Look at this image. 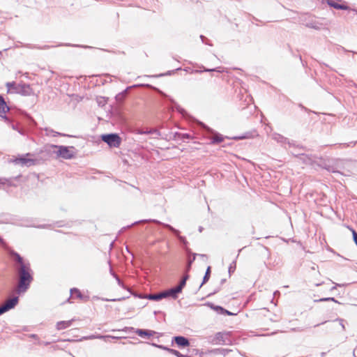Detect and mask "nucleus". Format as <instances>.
<instances>
[{
	"label": "nucleus",
	"instance_id": "nucleus-15",
	"mask_svg": "<svg viewBox=\"0 0 357 357\" xmlns=\"http://www.w3.org/2000/svg\"><path fill=\"white\" fill-rule=\"evenodd\" d=\"M30 87L29 85L23 84L20 86V91L19 93H22L24 95H28L30 93Z\"/></svg>",
	"mask_w": 357,
	"mask_h": 357
},
{
	"label": "nucleus",
	"instance_id": "nucleus-11",
	"mask_svg": "<svg viewBox=\"0 0 357 357\" xmlns=\"http://www.w3.org/2000/svg\"><path fill=\"white\" fill-rule=\"evenodd\" d=\"M176 343L181 347H188L190 343L187 338L183 336H177L174 337Z\"/></svg>",
	"mask_w": 357,
	"mask_h": 357
},
{
	"label": "nucleus",
	"instance_id": "nucleus-4",
	"mask_svg": "<svg viewBox=\"0 0 357 357\" xmlns=\"http://www.w3.org/2000/svg\"><path fill=\"white\" fill-rule=\"evenodd\" d=\"M130 331H135V333L136 334H137L139 336H140L142 337H150L155 333V331H153L143 330V329H135L132 327H130V328L125 327L124 328H123L121 330H120V329L118 330V331H124V332Z\"/></svg>",
	"mask_w": 357,
	"mask_h": 357
},
{
	"label": "nucleus",
	"instance_id": "nucleus-35",
	"mask_svg": "<svg viewBox=\"0 0 357 357\" xmlns=\"http://www.w3.org/2000/svg\"><path fill=\"white\" fill-rule=\"evenodd\" d=\"M215 70L218 71V72H220V70H216V69H205V70H204V71H208V72H209V71H215Z\"/></svg>",
	"mask_w": 357,
	"mask_h": 357
},
{
	"label": "nucleus",
	"instance_id": "nucleus-10",
	"mask_svg": "<svg viewBox=\"0 0 357 357\" xmlns=\"http://www.w3.org/2000/svg\"><path fill=\"white\" fill-rule=\"evenodd\" d=\"M14 162L15 164H20L22 165L26 166H29L33 163L32 160L28 159L25 157L17 158L14 160Z\"/></svg>",
	"mask_w": 357,
	"mask_h": 357
},
{
	"label": "nucleus",
	"instance_id": "nucleus-36",
	"mask_svg": "<svg viewBox=\"0 0 357 357\" xmlns=\"http://www.w3.org/2000/svg\"><path fill=\"white\" fill-rule=\"evenodd\" d=\"M224 314H228V315H232V314H233L231 312H229V311H227V310H225V313H224Z\"/></svg>",
	"mask_w": 357,
	"mask_h": 357
},
{
	"label": "nucleus",
	"instance_id": "nucleus-2",
	"mask_svg": "<svg viewBox=\"0 0 357 357\" xmlns=\"http://www.w3.org/2000/svg\"><path fill=\"white\" fill-rule=\"evenodd\" d=\"M52 147L57 149V151H55L57 157L62 158L63 159H70L73 158L75 155L73 151L74 148L73 146H52Z\"/></svg>",
	"mask_w": 357,
	"mask_h": 357
},
{
	"label": "nucleus",
	"instance_id": "nucleus-37",
	"mask_svg": "<svg viewBox=\"0 0 357 357\" xmlns=\"http://www.w3.org/2000/svg\"><path fill=\"white\" fill-rule=\"evenodd\" d=\"M3 179L0 178V184H4Z\"/></svg>",
	"mask_w": 357,
	"mask_h": 357
},
{
	"label": "nucleus",
	"instance_id": "nucleus-17",
	"mask_svg": "<svg viewBox=\"0 0 357 357\" xmlns=\"http://www.w3.org/2000/svg\"><path fill=\"white\" fill-rule=\"evenodd\" d=\"M188 275L186 274L183 278L182 279V280L180 282L179 284L176 287H180L181 289V291H182L183 288L184 287V286L185 285V283H186V281L188 279Z\"/></svg>",
	"mask_w": 357,
	"mask_h": 357
},
{
	"label": "nucleus",
	"instance_id": "nucleus-26",
	"mask_svg": "<svg viewBox=\"0 0 357 357\" xmlns=\"http://www.w3.org/2000/svg\"><path fill=\"white\" fill-rule=\"evenodd\" d=\"M106 338H109V335H96V339H100V340H106Z\"/></svg>",
	"mask_w": 357,
	"mask_h": 357
},
{
	"label": "nucleus",
	"instance_id": "nucleus-3",
	"mask_svg": "<svg viewBox=\"0 0 357 357\" xmlns=\"http://www.w3.org/2000/svg\"><path fill=\"white\" fill-rule=\"evenodd\" d=\"M101 138L110 147H118L121 143L120 137L116 134L102 135Z\"/></svg>",
	"mask_w": 357,
	"mask_h": 357
},
{
	"label": "nucleus",
	"instance_id": "nucleus-8",
	"mask_svg": "<svg viewBox=\"0 0 357 357\" xmlns=\"http://www.w3.org/2000/svg\"><path fill=\"white\" fill-rule=\"evenodd\" d=\"M73 321L74 319L59 321L56 324V328L59 331L66 329L71 326Z\"/></svg>",
	"mask_w": 357,
	"mask_h": 357
},
{
	"label": "nucleus",
	"instance_id": "nucleus-31",
	"mask_svg": "<svg viewBox=\"0 0 357 357\" xmlns=\"http://www.w3.org/2000/svg\"><path fill=\"white\" fill-rule=\"evenodd\" d=\"M124 298H118V299H107V298H102V301H121L122 299H123Z\"/></svg>",
	"mask_w": 357,
	"mask_h": 357
},
{
	"label": "nucleus",
	"instance_id": "nucleus-24",
	"mask_svg": "<svg viewBox=\"0 0 357 357\" xmlns=\"http://www.w3.org/2000/svg\"><path fill=\"white\" fill-rule=\"evenodd\" d=\"M107 102V100L105 98H98V103L99 105H104Z\"/></svg>",
	"mask_w": 357,
	"mask_h": 357
},
{
	"label": "nucleus",
	"instance_id": "nucleus-22",
	"mask_svg": "<svg viewBox=\"0 0 357 357\" xmlns=\"http://www.w3.org/2000/svg\"><path fill=\"white\" fill-rule=\"evenodd\" d=\"M169 351L174 355H175L177 357H185L183 354H181L180 352H178L176 350L174 349H169Z\"/></svg>",
	"mask_w": 357,
	"mask_h": 357
},
{
	"label": "nucleus",
	"instance_id": "nucleus-34",
	"mask_svg": "<svg viewBox=\"0 0 357 357\" xmlns=\"http://www.w3.org/2000/svg\"><path fill=\"white\" fill-rule=\"evenodd\" d=\"M109 338L111 339H113V340H116V339H119L121 338V337H119V336H113V335H109Z\"/></svg>",
	"mask_w": 357,
	"mask_h": 357
},
{
	"label": "nucleus",
	"instance_id": "nucleus-18",
	"mask_svg": "<svg viewBox=\"0 0 357 357\" xmlns=\"http://www.w3.org/2000/svg\"><path fill=\"white\" fill-rule=\"evenodd\" d=\"M210 272H211V267L210 266H208L207 269H206V273H205V275L203 278V282L201 284V286L205 283L206 282H207L209 279V277H210Z\"/></svg>",
	"mask_w": 357,
	"mask_h": 357
},
{
	"label": "nucleus",
	"instance_id": "nucleus-13",
	"mask_svg": "<svg viewBox=\"0 0 357 357\" xmlns=\"http://www.w3.org/2000/svg\"><path fill=\"white\" fill-rule=\"evenodd\" d=\"M20 86H16L14 82L6 83V86L8 91L18 92L20 91Z\"/></svg>",
	"mask_w": 357,
	"mask_h": 357
},
{
	"label": "nucleus",
	"instance_id": "nucleus-7",
	"mask_svg": "<svg viewBox=\"0 0 357 357\" xmlns=\"http://www.w3.org/2000/svg\"><path fill=\"white\" fill-rule=\"evenodd\" d=\"M9 108L7 106L4 99L0 96V116L1 118L6 117V114L8 112Z\"/></svg>",
	"mask_w": 357,
	"mask_h": 357
},
{
	"label": "nucleus",
	"instance_id": "nucleus-1",
	"mask_svg": "<svg viewBox=\"0 0 357 357\" xmlns=\"http://www.w3.org/2000/svg\"><path fill=\"white\" fill-rule=\"evenodd\" d=\"M15 256L17 261L20 264V282L17 287L18 293L26 291L32 280V276L30 273V268L28 264L24 263L22 258L17 253H13Z\"/></svg>",
	"mask_w": 357,
	"mask_h": 357
},
{
	"label": "nucleus",
	"instance_id": "nucleus-19",
	"mask_svg": "<svg viewBox=\"0 0 357 357\" xmlns=\"http://www.w3.org/2000/svg\"><path fill=\"white\" fill-rule=\"evenodd\" d=\"M195 257H196V254H194L192 259H190L188 260V264H187V267H186V272H188L190 270L192 264V262L195 259Z\"/></svg>",
	"mask_w": 357,
	"mask_h": 357
},
{
	"label": "nucleus",
	"instance_id": "nucleus-42",
	"mask_svg": "<svg viewBox=\"0 0 357 357\" xmlns=\"http://www.w3.org/2000/svg\"><path fill=\"white\" fill-rule=\"evenodd\" d=\"M1 241V238H0V241Z\"/></svg>",
	"mask_w": 357,
	"mask_h": 357
},
{
	"label": "nucleus",
	"instance_id": "nucleus-21",
	"mask_svg": "<svg viewBox=\"0 0 357 357\" xmlns=\"http://www.w3.org/2000/svg\"><path fill=\"white\" fill-rule=\"evenodd\" d=\"M236 261H233V262L229 265V274H230L231 273H234V271H235V269H236Z\"/></svg>",
	"mask_w": 357,
	"mask_h": 357
},
{
	"label": "nucleus",
	"instance_id": "nucleus-25",
	"mask_svg": "<svg viewBox=\"0 0 357 357\" xmlns=\"http://www.w3.org/2000/svg\"><path fill=\"white\" fill-rule=\"evenodd\" d=\"M96 335H91L89 336H84L80 339V340H93L96 339Z\"/></svg>",
	"mask_w": 357,
	"mask_h": 357
},
{
	"label": "nucleus",
	"instance_id": "nucleus-23",
	"mask_svg": "<svg viewBox=\"0 0 357 357\" xmlns=\"http://www.w3.org/2000/svg\"><path fill=\"white\" fill-rule=\"evenodd\" d=\"M139 134H151V133H156L158 134V132L155 130H146V131H139Z\"/></svg>",
	"mask_w": 357,
	"mask_h": 357
},
{
	"label": "nucleus",
	"instance_id": "nucleus-5",
	"mask_svg": "<svg viewBox=\"0 0 357 357\" xmlns=\"http://www.w3.org/2000/svg\"><path fill=\"white\" fill-rule=\"evenodd\" d=\"M17 301L18 298L17 297L6 301L5 303L0 306V315L13 308L17 305Z\"/></svg>",
	"mask_w": 357,
	"mask_h": 357
},
{
	"label": "nucleus",
	"instance_id": "nucleus-41",
	"mask_svg": "<svg viewBox=\"0 0 357 357\" xmlns=\"http://www.w3.org/2000/svg\"><path fill=\"white\" fill-rule=\"evenodd\" d=\"M109 338H106V340H104L105 342H107Z\"/></svg>",
	"mask_w": 357,
	"mask_h": 357
},
{
	"label": "nucleus",
	"instance_id": "nucleus-14",
	"mask_svg": "<svg viewBox=\"0 0 357 357\" xmlns=\"http://www.w3.org/2000/svg\"><path fill=\"white\" fill-rule=\"evenodd\" d=\"M146 298L149 300H155L158 301L162 298H164V295L162 294V292L157 294H149L147 296H146Z\"/></svg>",
	"mask_w": 357,
	"mask_h": 357
},
{
	"label": "nucleus",
	"instance_id": "nucleus-6",
	"mask_svg": "<svg viewBox=\"0 0 357 357\" xmlns=\"http://www.w3.org/2000/svg\"><path fill=\"white\" fill-rule=\"evenodd\" d=\"M181 293L180 287H174L167 291H162V294L164 295V298L172 297L174 299L177 298L178 294Z\"/></svg>",
	"mask_w": 357,
	"mask_h": 357
},
{
	"label": "nucleus",
	"instance_id": "nucleus-28",
	"mask_svg": "<svg viewBox=\"0 0 357 357\" xmlns=\"http://www.w3.org/2000/svg\"><path fill=\"white\" fill-rule=\"evenodd\" d=\"M176 109H177L178 112H179L180 113H181L182 114H184V109L179 105H176Z\"/></svg>",
	"mask_w": 357,
	"mask_h": 357
},
{
	"label": "nucleus",
	"instance_id": "nucleus-32",
	"mask_svg": "<svg viewBox=\"0 0 357 357\" xmlns=\"http://www.w3.org/2000/svg\"><path fill=\"white\" fill-rule=\"evenodd\" d=\"M73 291H75L77 294V296L78 297H81V293L77 289H74V290L71 289V294H73Z\"/></svg>",
	"mask_w": 357,
	"mask_h": 357
},
{
	"label": "nucleus",
	"instance_id": "nucleus-40",
	"mask_svg": "<svg viewBox=\"0 0 357 357\" xmlns=\"http://www.w3.org/2000/svg\"><path fill=\"white\" fill-rule=\"evenodd\" d=\"M341 326H342V328L344 329V326L342 324H341Z\"/></svg>",
	"mask_w": 357,
	"mask_h": 357
},
{
	"label": "nucleus",
	"instance_id": "nucleus-30",
	"mask_svg": "<svg viewBox=\"0 0 357 357\" xmlns=\"http://www.w3.org/2000/svg\"><path fill=\"white\" fill-rule=\"evenodd\" d=\"M353 237L355 243L357 245V233L354 230H353Z\"/></svg>",
	"mask_w": 357,
	"mask_h": 357
},
{
	"label": "nucleus",
	"instance_id": "nucleus-38",
	"mask_svg": "<svg viewBox=\"0 0 357 357\" xmlns=\"http://www.w3.org/2000/svg\"><path fill=\"white\" fill-rule=\"evenodd\" d=\"M337 286H340V284H335V286H334V287L332 288V289H336V287H337Z\"/></svg>",
	"mask_w": 357,
	"mask_h": 357
},
{
	"label": "nucleus",
	"instance_id": "nucleus-9",
	"mask_svg": "<svg viewBox=\"0 0 357 357\" xmlns=\"http://www.w3.org/2000/svg\"><path fill=\"white\" fill-rule=\"evenodd\" d=\"M327 3L330 6H331L334 8H336V9H340V10H348L349 9L348 6H347L346 5H344V4L339 3L338 1L336 0H328Z\"/></svg>",
	"mask_w": 357,
	"mask_h": 357
},
{
	"label": "nucleus",
	"instance_id": "nucleus-20",
	"mask_svg": "<svg viewBox=\"0 0 357 357\" xmlns=\"http://www.w3.org/2000/svg\"><path fill=\"white\" fill-rule=\"evenodd\" d=\"M273 138L279 142H282L284 139L282 136H281L280 135H278V134H274L273 135Z\"/></svg>",
	"mask_w": 357,
	"mask_h": 357
},
{
	"label": "nucleus",
	"instance_id": "nucleus-12",
	"mask_svg": "<svg viewBox=\"0 0 357 357\" xmlns=\"http://www.w3.org/2000/svg\"><path fill=\"white\" fill-rule=\"evenodd\" d=\"M224 139L225 138L222 135L215 133L214 135V136L211 138V144H214L220 143L224 141Z\"/></svg>",
	"mask_w": 357,
	"mask_h": 357
},
{
	"label": "nucleus",
	"instance_id": "nucleus-33",
	"mask_svg": "<svg viewBox=\"0 0 357 357\" xmlns=\"http://www.w3.org/2000/svg\"><path fill=\"white\" fill-rule=\"evenodd\" d=\"M245 138H246V137L243 136V135H242V136H237V137H233V139H245Z\"/></svg>",
	"mask_w": 357,
	"mask_h": 357
},
{
	"label": "nucleus",
	"instance_id": "nucleus-29",
	"mask_svg": "<svg viewBox=\"0 0 357 357\" xmlns=\"http://www.w3.org/2000/svg\"><path fill=\"white\" fill-rule=\"evenodd\" d=\"M333 301L336 302V301L333 298H321L320 300H319V301Z\"/></svg>",
	"mask_w": 357,
	"mask_h": 357
},
{
	"label": "nucleus",
	"instance_id": "nucleus-27",
	"mask_svg": "<svg viewBox=\"0 0 357 357\" xmlns=\"http://www.w3.org/2000/svg\"><path fill=\"white\" fill-rule=\"evenodd\" d=\"M113 275H114V277L116 278V282H117L118 284H119V286H121V287H123V283L121 282V281L120 280V279H119V278L116 275H114V274H113Z\"/></svg>",
	"mask_w": 357,
	"mask_h": 357
},
{
	"label": "nucleus",
	"instance_id": "nucleus-16",
	"mask_svg": "<svg viewBox=\"0 0 357 357\" xmlns=\"http://www.w3.org/2000/svg\"><path fill=\"white\" fill-rule=\"evenodd\" d=\"M207 305L210 306L212 309H213L215 312H217L218 314L225 313V310L220 306H215L211 303H208Z\"/></svg>",
	"mask_w": 357,
	"mask_h": 357
},
{
	"label": "nucleus",
	"instance_id": "nucleus-39",
	"mask_svg": "<svg viewBox=\"0 0 357 357\" xmlns=\"http://www.w3.org/2000/svg\"><path fill=\"white\" fill-rule=\"evenodd\" d=\"M200 256H201L202 257H206V255H201Z\"/></svg>",
	"mask_w": 357,
	"mask_h": 357
}]
</instances>
